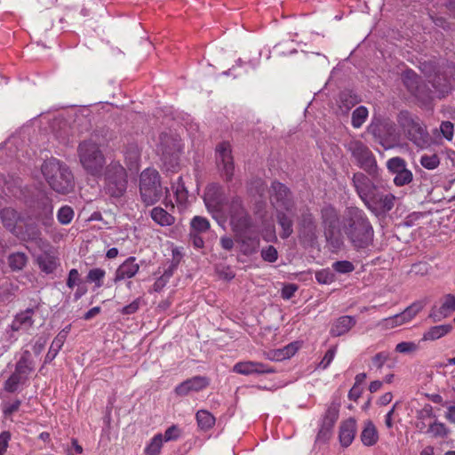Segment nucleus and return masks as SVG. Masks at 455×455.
Masks as SVG:
<instances>
[{"label": "nucleus", "instance_id": "412c9836", "mask_svg": "<svg viewBox=\"0 0 455 455\" xmlns=\"http://www.w3.org/2000/svg\"><path fill=\"white\" fill-rule=\"evenodd\" d=\"M440 307H434L431 309L429 317L434 322H439L443 318L450 316L455 311V296L446 294L441 299Z\"/></svg>", "mask_w": 455, "mask_h": 455}, {"label": "nucleus", "instance_id": "37998d69", "mask_svg": "<svg viewBox=\"0 0 455 455\" xmlns=\"http://www.w3.org/2000/svg\"><path fill=\"white\" fill-rule=\"evenodd\" d=\"M211 228L209 220L202 216H195L190 221V232L193 234H204Z\"/></svg>", "mask_w": 455, "mask_h": 455}, {"label": "nucleus", "instance_id": "e433bc0d", "mask_svg": "<svg viewBox=\"0 0 455 455\" xmlns=\"http://www.w3.org/2000/svg\"><path fill=\"white\" fill-rule=\"evenodd\" d=\"M452 330V326L451 324H441L435 325L429 328L426 332H424L422 340H435L445 335H447Z\"/></svg>", "mask_w": 455, "mask_h": 455}, {"label": "nucleus", "instance_id": "9d476101", "mask_svg": "<svg viewBox=\"0 0 455 455\" xmlns=\"http://www.w3.org/2000/svg\"><path fill=\"white\" fill-rule=\"evenodd\" d=\"M227 212L233 231L246 228L254 224L239 197L232 199L227 206Z\"/></svg>", "mask_w": 455, "mask_h": 455}, {"label": "nucleus", "instance_id": "f8f14e48", "mask_svg": "<svg viewBox=\"0 0 455 455\" xmlns=\"http://www.w3.org/2000/svg\"><path fill=\"white\" fill-rule=\"evenodd\" d=\"M353 186L364 205L371 206L377 187L372 180L363 172H356L352 178Z\"/></svg>", "mask_w": 455, "mask_h": 455}, {"label": "nucleus", "instance_id": "cd10ccee", "mask_svg": "<svg viewBox=\"0 0 455 455\" xmlns=\"http://www.w3.org/2000/svg\"><path fill=\"white\" fill-rule=\"evenodd\" d=\"M395 130L394 125L387 123L371 124L368 127V132L379 140L382 145H385L388 137H391L395 132Z\"/></svg>", "mask_w": 455, "mask_h": 455}, {"label": "nucleus", "instance_id": "7c9ffc66", "mask_svg": "<svg viewBox=\"0 0 455 455\" xmlns=\"http://www.w3.org/2000/svg\"><path fill=\"white\" fill-rule=\"evenodd\" d=\"M33 314L34 311L32 309H27L18 314L12 323V330L14 331H28L34 323L32 319Z\"/></svg>", "mask_w": 455, "mask_h": 455}, {"label": "nucleus", "instance_id": "ddd939ff", "mask_svg": "<svg viewBox=\"0 0 455 455\" xmlns=\"http://www.w3.org/2000/svg\"><path fill=\"white\" fill-rule=\"evenodd\" d=\"M387 168L395 175L394 183L396 186L402 187L412 181V172L406 167L404 159L399 156L392 157L387 160Z\"/></svg>", "mask_w": 455, "mask_h": 455}, {"label": "nucleus", "instance_id": "774afa93", "mask_svg": "<svg viewBox=\"0 0 455 455\" xmlns=\"http://www.w3.org/2000/svg\"><path fill=\"white\" fill-rule=\"evenodd\" d=\"M180 435V428L177 426L172 425L165 430L164 437L163 438L164 439L165 442H168L178 439Z\"/></svg>", "mask_w": 455, "mask_h": 455}, {"label": "nucleus", "instance_id": "338daca9", "mask_svg": "<svg viewBox=\"0 0 455 455\" xmlns=\"http://www.w3.org/2000/svg\"><path fill=\"white\" fill-rule=\"evenodd\" d=\"M81 283L80 274L77 269L72 268L68 273V277L67 280V285L68 288L72 289L75 285H78Z\"/></svg>", "mask_w": 455, "mask_h": 455}, {"label": "nucleus", "instance_id": "680f3d73", "mask_svg": "<svg viewBox=\"0 0 455 455\" xmlns=\"http://www.w3.org/2000/svg\"><path fill=\"white\" fill-rule=\"evenodd\" d=\"M440 132L447 140L451 141L453 139L454 124L450 121H443L440 124Z\"/></svg>", "mask_w": 455, "mask_h": 455}, {"label": "nucleus", "instance_id": "6e6d98bb", "mask_svg": "<svg viewBox=\"0 0 455 455\" xmlns=\"http://www.w3.org/2000/svg\"><path fill=\"white\" fill-rule=\"evenodd\" d=\"M332 268L339 274H347L354 271L355 267L353 263L348 260H340L333 262Z\"/></svg>", "mask_w": 455, "mask_h": 455}, {"label": "nucleus", "instance_id": "09e8293b", "mask_svg": "<svg viewBox=\"0 0 455 455\" xmlns=\"http://www.w3.org/2000/svg\"><path fill=\"white\" fill-rule=\"evenodd\" d=\"M164 438L162 434L156 435L150 443L146 447L145 452L147 455H158L162 445H163Z\"/></svg>", "mask_w": 455, "mask_h": 455}, {"label": "nucleus", "instance_id": "dca6fc26", "mask_svg": "<svg viewBox=\"0 0 455 455\" xmlns=\"http://www.w3.org/2000/svg\"><path fill=\"white\" fill-rule=\"evenodd\" d=\"M270 198L275 210L286 209L291 211L295 205L289 189L280 182H273L271 186Z\"/></svg>", "mask_w": 455, "mask_h": 455}, {"label": "nucleus", "instance_id": "c03bdc74", "mask_svg": "<svg viewBox=\"0 0 455 455\" xmlns=\"http://www.w3.org/2000/svg\"><path fill=\"white\" fill-rule=\"evenodd\" d=\"M172 189L174 190L177 203L186 205L188 199V191L185 187L182 177L178 178L177 181L172 185Z\"/></svg>", "mask_w": 455, "mask_h": 455}, {"label": "nucleus", "instance_id": "a18cd8bd", "mask_svg": "<svg viewBox=\"0 0 455 455\" xmlns=\"http://www.w3.org/2000/svg\"><path fill=\"white\" fill-rule=\"evenodd\" d=\"M25 226V231H22V227L18 229L20 232L19 235H16L17 236H20L23 239L30 240V241H36L40 239L41 236V231L36 225L28 224L27 223L26 220L24 219V222L22 223Z\"/></svg>", "mask_w": 455, "mask_h": 455}, {"label": "nucleus", "instance_id": "6ab92c4d", "mask_svg": "<svg viewBox=\"0 0 455 455\" xmlns=\"http://www.w3.org/2000/svg\"><path fill=\"white\" fill-rule=\"evenodd\" d=\"M34 215L36 220L45 228H50L53 224V205L48 197H43L37 201Z\"/></svg>", "mask_w": 455, "mask_h": 455}, {"label": "nucleus", "instance_id": "4468645a", "mask_svg": "<svg viewBox=\"0 0 455 455\" xmlns=\"http://www.w3.org/2000/svg\"><path fill=\"white\" fill-rule=\"evenodd\" d=\"M216 161L225 179L231 180L234 175V162L229 143L222 142L217 147Z\"/></svg>", "mask_w": 455, "mask_h": 455}, {"label": "nucleus", "instance_id": "e2e57ef3", "mask_svg": "<svg viewBox=\"0 0 455 455\" xmlns=\"http://www.w3.org/2000/svg\"><path fill=\"white\" fill-rule=\"evenodd\" d=\"M336 351H337L336 347H332L329 348L327 350V352L325 353L322 361L319 363L318 367L323 370H325L331 364V363L333 361L335 355H336Z\"/></svg>", "mask_w": 455, "mask_h": 455}, {"label": "nucleus", "instance_id": "20e7f679", "mask_svg": "<svg viewBox=\"0 0 455 455\" xmlns=\"http://www.w3.org/2000/svg\"><path fill=\"white\" fill-rule=\"evenodd\" d=\"M77 154L83 168L92 175H99L105 164V156L99 144L92 139L82 141Z\"/></svg>", "mask_w": 455, "mask_h": 455}, {"label": "nucleus", "instance_id": "3c124183", "mask_svg": "<svg viewBox=\"0 0 455 455\" xmlns=\"http://www.w3.org/2000/svg\"><path fill=\"white\" fill-rule=\"evenodd\" d=\"M419 162L424 168L427 170H434L440 164V158L436 154H424L421 156Z\"/></svg>", "mask_w": 455, "mask_h": 455}, {"label": "nucleus", "instance_id": "f257e3e1", "mask_svg": "<svg viewBox=\"0 0 455 455\" xmlns=\"http://www.w3.org/2000/svg\"><path fill=\"white\" fill-rule=\"evenodd\" d=\"M341 230L355 249H364L372 243L373 228L365 212L358 207L351 206L345 210Z\"/></svg>", "mask_w": 455, "mask_h": 455}, {"label": "nucleus", "instance_id": "4be33fe9", "mask_svg": "<svg viewBox=\"0 0 455 455\" xmlns=\"http://www.w3.org/2000/svg\"><path fill=\"white\" fill-rule=\"evenodd\" d=\"M3 225L15 235H19L18 229L24 222V217L12 208H4L0 212Z\"/></svg>", "mask_w": 455, "mask_h": 455}, {"label": "nucleus", "instance_id": "1a4fd4ad", "mask_svg": "<svg viewBox=\"0 0 455 455\" xmlns=\"http://www.w3.org/2000/svg\"><path fill=\"white\" fill-rule=\"evenodd\" d=\"M234 232L235 234V242L241 253L250 256L258 251L260 240L259 231L254 224Z\"/></svg>", "mask_w": 455, "mask_h": 455}, {"label": "nucleus", "instance_id": "79ce46f5", "mask_svg": "<svg viewBox=\"0 0 455 455\" xmlns=\"http://www.w3.org/2000/svg\"><path fill=\"white\" fill-rule=\"evenodd\" d=\"M28 379L24 376L18 374L15 371L4 383V388L9 393H14L18 390L20 385L27 382Z\"/></svg>", "mask_w": 455, "mask_h": 455}, {"label": "nucleus", "instance_id": "58836bf2", "mask_svg": "<svg viewBox=\"0 0 455 455\" xmlns=\"http://www.w3.org/2000/svg\"><path fill=\"white\" fill-rule=\"evenodd\" d=\"M427 80L432 84L433 87L441 94L447 93L449 91V84L447 78L440 73L435 72L434 75H427Z\"/></svg>", "mask_w": 455, "mask_h": 455}, {"label": "nucleus", "instance_id": "052dcab7", "mask_svg": "<svg viewBox=\"0 0 455 455\" xmlns=\"http://www.w3.org/2000/svg\"><path fill=\"white\" fill-rule=\"evenodd\" d=\"M261 257L265 261L273 263L276 261L278 253L274 246L268 245L261 250Z\"/></svg>", "mask_w": 455, "mask_h": 455}, {"label": "nucleus", "instance_id": "ea45409f", "mask_svg": "<svg viewBox=\"0 0 455 455\" xmlns=\"http://www.w3.org/2000/svg\"><path fill=\"white\" fill-rule=\"evenodd\" d=\"M37 263L41 270L46 274L52 273L58 266L57 259L49 253H43L38 256Z\"/></svg>", "mask_w": 455, "mask_h": 455}, {"label": "nucleus", "instance_id": "423d86ee", "mask_svg": "<svg viewBox=\"0 0 455 455\" xmlns=\"http://www.w3.org/2000/svg\"><path fill=\"white\" fill-rule=\"evenodd\" d=\"M140 194L142 202L147 205L157 203L164 194L160 175L155 169L144 170L140 177Z\"/></svg>", "mask_w": 455, "mask_h": 455}, {"label": "nucleus", "instance_id": "0eeeda50", "mask_svg": "<svg viewBox=\"0 0 455 455\" xmlns=\"http://www.w3.org/2000/svg\"><path fill=\"white\" fill-rule=\"evenodd\" d=\"M160 150L162 160L167 171L176 172L180 164V154L181 151L180 140L166 133L160 136Z\"/></svg>", "mask_w": 455, "mask_h": 455}, {"label": "nucleus", "instance_id": "5701e85b", "mask_svg": "<svg viewBox=\"0 0 455 455\" xmlns=\"http://www.w3.org/2000/svg\"><path fill=\"white\" fill-rule=\"evenodd\" d=\"M295 214V205H292L291 211H286V209L276 210L277 222L283 229L281 234L282 238H287L292 234L293 218Z\"/></svg>", "mask_w": 455, "mask_h": 455}, {"label": "nucleus", "instance_id": "6e6552de", "mask_svg": "<svg viewBox=\"0 0 455 455\" xmlns=\"http://www.w3.org/2000/svg\"><path fill=\"white\" fill-rule=\"evenodd\" d=\"M347 148L361 169L372 177L377 176L378 166L375 156L366 145L360 140H351Z\"/></svg>", "mask_w": 455, "mask_h": 455}, {"label": "nucleus", "instance_id": "f03ea898", "mask_svg": "<svg viewBox=\"0 0 455 455\" xmlns=\"http://www.w3.org/2000/svg\"><path fill=\"white\" fill-rule=\"evenodd\" d=\"M42 173L49 186L57 193L68 194L75 186L74 176L65 164L52 158L42 165Z\"/></svg>", "mask_w": 455, "mask_h": 455}, {"label": "nucleus", "instance_id": "f3484780", "mask_svg": "<svg viewBox=\"0 0 455 455\" xmlns=\"http://www.w3.org/2000/svg\"><path fill=\"white\" fill-rule=\"evenodd\" d=\"M210 385L209 378L205 376H194L180 383L174 388L177 396L184 397L192 393H198Z\"/></svg>", "mask_w": 455, "mask_h": 455}, {"label": "nucleus", "instance_id": "13d9d810", "mask_svg": "<svg viewBox=\"0 0 455 455\" xmlns=\"http://www.w3.org/2000/svg\"><path fill=\"white\" fill-rule=\"evenodd\" d=\"M172 275V270L165 271L159 278L156 280L153 284V290L156 292H160L165 287Z\"/></svg>", "mask_w": 455, "mask_h": 455}, {"label": "nucleus", "instance_id": "b1692460", "mask_svg": "<svg viewBox=\"0 0 455 455\" xmlns=\"http://www.w3.org/2000/svg\"><path fill=\"white\" fill-rule=\"evenodd\" d=\"M140 265L136 263L135 257H129L116 270L114 282L118 283L124 279L133 277L139 271Z\"/></svg>", "mask_w": 455, "mask_h": 455}, {"label": "nucleus", "instance_id": "4c0bfd02", "mask_svg": "<svg viewBox=\"0 0 455 455\" xmlns=\"http://www.w3.org/2000/svg\"><path fill=\"white\" fill-rule=\"evenodd\" d=\"M198 427L203 431H208L215 425V417L206 410H199L196 414Z\"/></svg>", "mask_w": 455, "mask_h": 455}, {"label": "nucleus", "instance_id": "5fc2aeb1", "mask_svg": "<svg viewBox=\"0 0 455 455\" xmlns=\"http://www.w3.org/2000/svg\"><path fill=\"white\" fill-rule=\"evenodd\" d=\"M298 350V346L295 343H291L284 347L283 349H279L275 352V356L277 360H283L290 358L295 355Z\"/></svg>", "mask_w": 455, "mask_h": 455}, {"label": "nucleus", "instance_id": "c756f323", "mask_svg": "<svg viewBox=\"0 0 455 455\" xmlns=\"http://www.w3.org/2000/svg\"><path fill=\"white\" fill-rule=\"evenodd\" d=\"M69 331H70V325H68L64 329H62L58 333V335L54 338L53 341L51 344L49 351L45 355V359H44L45 363L52 362L56 357L59 351L61 349L62 346L64 345Z\"/></svg>", "mask_w": 455, "mask_h": 455}, {"label": "nucleus", "instance_id": "bf43d9fd", "mask_svg": "<svg viewBox=\"0 0 455 455\" xmlns=\"http://www.w3.org/2000/svg\"><path fill=\"white\" fill-rule=\"evenodd\" d=\"M418 350V345L411 341H403L396 345L395 352L400 354H411Z\"/></svg>", "mask_w": 455, "mask_h": 455}, {"label": "nucleus", "instance_id": "864d4df0", "mask_svg": "<svg viewBox=\"0 0 455 455\" xmlns=\"http://www.w3.org/2000/svg\"><path fill=\"white\" fill-rule=\"evenodd\" d=\"M106 271L102 268H92L88 272L87 280L94 283L97 288L103 284V278L105 277Z\"/></svg>", "mask_w": 455, "mask_h": 455}, {"label": "nucleus", "instance_id": "603ef678", "mask_svg": "<svg viewBox=\"0 0 455 455\" xmlns=\"http://www.w3.org/2000/svg\"><path fill=\"white\" fill-rule=\"evenodd\" d=\"M74 218V211L70 206H62L57 212L58 221L62 225L69 224Z\"/></svg>", "mask_w": 455, "mask_h": 455}, {"label": "nucleus", "instance_id": "39448f33", "mask_svg": "<svg viewBox=\"0 0 455 455\" xmlns=\"http://www.w3.org/2000/svg\"><path fill=\"white\" fill-rule=\"evenodd\" d=\"M127 189V173L119 162L113 161L104 174V192L110 197L120 198Z\"/></svg>", "mask_w": 455, "mask_h": 455}, {"label": "nucleus", "instance_id": "c9c22d12", "mask_svg": "<svg viewBox=\"0 0 455 455\" xmlns=\"http://www.w3.org/2000/svg\"><path fill=\"white\" fill-rule=\"evenodd\" d=\"M150 216L152 220L162 227L172 226L175 222V218L162 207H154L151 210Z\"/></svg>", "mask_w": 455, "mask_h": 455}, {"label": "nucleus", "instance_id": "0e129e2a", "mask_svg": "<svg viewBox=\"0 0 455 455\" xmlns=\"http://www.w3.org/2000/svg\"><path fill=\"white\" fill-rule=\"evenodd\" d=\"M141 303H142V299L140 298H137L132 303L124 307L121 310V313L123 315H132L139 310V308L141 306Z\"/></svg>", "mask_w": 455, "mask_h": 455}, {"label": "nucleus", "instance_id": "a211bd4d", "mask_svg": "<svg viewBox=\"0 0 455 455\" xmlns=\"http://www.w3.org/2000/svg\"><path fill=\"white\" fill-rule=\"evenodd\" d=\"M233 372L241 375H261L275 372V370L268 365L256 361H243L236 363L232 369Z\"/></svg>", "mask_w": 455, "mask_h": 455}, {"label": "nucleus", "instance_id": "49530a36", "mask_svg": "<svg viewBox=\"0 0 455 455\" xmlns=\"http://www.w3.org/2000/svg\"><path fill=\"white\" fill-rule=\"evenodd\" d=\"M28 262V257L23 252L12 253L8 258V263L12 270H21Z\"/></svg>", "mask_w": 455, "mask_h": 455}, {"label": "nucleus", "instance_id": "f704fd0d", "mask_svg": "<svg viewBox=\"0 0 455 455\" xmlns=\"http://www.w3.org/2000/svg\"><path fill=\"white\" fill-rule=\"evenodd\" d=\"M18 374L28 379L29 374L34 371V363L29 351H24L15 365L14 370Z\"/></svg>", "mask_w": 455, "mask_h": 455}, {"label": "nucleus", "instance_id": "c85d7f7f", "mask_svg": "<svg viewBox=\"0 0 455 455\" xmlns=\"http://www.w3.org/2000/svg\"><path fill=\"white\" fill-rule=\"evenodd\" d=\"M339 405L331 403L326 410L323 419L322 427L318 433L317 439L321 435H326L335 425L339 419Z\"/></svg>", "mask_w": 455, "mask_h": 455}, {"label": "nucleus", "instance_id": "69168bd1", "mask_svg": "<svg viewBox=\"0 0 455 455\" xmlns=\"http://www.w3.org/2000/svg\"><path fill=\"white\" fill-rule=\"evenodd\" d=\"M21 402L20 400H15L12 403H4L3 406V413L4 417L9 418L12 413L19 411Z\"/></svg>", "mask_w": 455, "mask_h": 455}, {"label": "nucleus", "instance_id": "7ed1b4c3", "mask_svg": "<svg viewBox=\"0 0 455 455\" xmlns=\"http://www.w3.org/2000/svg\"><path fill=\"white\" fill-rule=\"evenodd\" d=\"M397 120L405 137L416 147L425 148L429 146V133L419 117H414L409 112L403 111L399 114Z\"/></svg>", "mask_w": 455, "mask_h": 455}, {"label": "nucleus", "instance_id": "a878e982", "mask_svg": "<svg viewBox=\"0 0 455 455\" xmlns=\"http://www.w3.org/2000/svg\"><path fill=\"white\" fill-rule=\"evenodd\" d=\"M357 430L356 420L349 418L343 421L339 427V442L343 447H348L355 439Z\"/></svg>", "mask_w": 455, "mask_h": 455}, {"label": "nucleus", "instance_id": "2f4dec72", "mask_svg": "<svg viewBox=\"0 0 455 455\" xmlns=\"http://www.w3.org/2000/svg\"><path fill=\"white\" fill-rule=\"evenodd\" d=\"M424 306L423 301H417L406 307L403 312L395 315L394 317L397 326L410 322L423 309Z\"/></svg>", "mask_w": 455, "mask_h": 455}, {"label": "nucleus", "instance_id": "72a5a7b5", "mask_svg": "<svg viewBox=\"0 0 455 455\" xmlns=\"http://www.w3.org/2000/svg\"><path fill=\"white\" fill-rule=\"evenodd\" d=\"M403 82L411 94L416 97H421L419 77L413 70L408 69L403 72Z\"/></svg>", "mask_w": 455, "mask_h": 455}, {"label": "nucleus", "instance_id": "de8ad7c7", "mask_svg": "<svg viewBox=\"0 0 455 455\" xmlns=\"http://www.w3.org/2000/svg\"><path fill=\"white\" fill-rule=\"evenodd\" d=\"M368 117V109L360 106L352 113V125L355 128H360Z\"/></svg>", "mask_w": 455, "mask_h": 455}, {"label": "nucleus", "instance_id": "9b49d317", "mask_svg": "<svg viewBox=\"0 0 455 455\" xmlns=\"http://www.w3.org/2000/svg\"><path fill=\"white\" fill-rule=\"evenodd\" d=\"M299 241L307 246H313L317 240L318 229L313 215L309 212L301 214L298 228Z\"/></svg>", "mask_w": 455, "mask_h": 455}, {"label": "nucleus", "instance_id": "2eb2a0df", "mask_svg": "<svg viewBox=\"0 0 455 455\" xmlns=\"http://www.w3.org/2000/svg\"><path fill=\"white\" fill-rule=\"evenodd\" d=\"M322 223L325 228V235L328 241L335 248H339L341 241L339 239L332 240L333 230L337 227L339 221V214L337 210L331 205H325L321 210Z\"/></svg>", "mask_w": 455, "mask_h": 455}, {"label": "nucleus", "instance_id": "bb28decb", "mask_svg": "<svg viewBox=\"0 0 455 455\" xmlns=\"http://www.w3.org/2000/svg\"><path fill=\"white\" fill-rule=\"evenodd\" d=\"M356 323V319L351 315H342L336 319L330 330L333 337H339L348 332Z\"/></svg>", "mask_w": 455, "mask_h": 455}, {"label": "nucleus", "instance_id": "393cba45", "mask_svg": "<svg viewBox=\"0 0 455 455\" xmlns=\"http://www.w3.org/2000/svg\"><path fill=\"white\" fill-rule=\"evenodd\" d=\"M395 200V196L391 193L380 194L376 192L374 198H372L371 205L367 206V208L374 213H377L379 211L388 212L394 207Z\"/></svg>", "mask_w": 455, "mask_h": 455}, {"label": "nucleus", "instance_id": "4d7b16f0", "mask_svg": "<svg viewBox=\"0 0 455 455\" xmlns=\"http://www.w3.org/2000/svg\"><path fill=\"white\" fill-rule=\"evenodd\" d=\"M315 279L319 283L329 284L335 280V275L330 269H322L315 273Z\"/></svg>", "mask_w": 455, "mask_h": 455}, {"label": "nucleus", "instance_id": "aec40b11", "mask_svg": "<svg viewBox=\"0 0 455 455\" xmlns=\"http://www.w3.org/2000/svg\"><path fill=\"white\" fill-rule=\"evenodd\" d=\"M204 200L209 212H218L222 211L223 197L221 188L217 184L207 186Z\"/></svg>", "mask_w": 455, "mask_h": 455}, {"label": "nucleus", "instance_id": "8fccbe9b", "mask_svg": "<svg viewBox=\"0 0 455 455\" xmlns=\"http://www.w3.org/2000/svg\"><path fill=\"white\" fill-rule=\"evenodd\" d=\"M427 433L434 437H445L449 434V430L445 424L435 420L432 424L429 425Z\"/></svg>", "mask_w": 455, "mask_h": 455}, {"label": "nucleus", "instance_id": "473e14b6", "mask_svg": "<svg viewBox=\"0 0 455 455\" xmlns=\"http://www.w3.org/2000/svg\"><path fill=\"white\" fill-rule=\"evenodd\" d=\"M361 441L364 446H373L379 441L378 430L371 420H366L363 423V428L360 435Z\"/></svg>", "mask_w": 455, "mask_h": 455}, {"label": "nucleus", "instance_id": "a19ab883", "mask_svg": "<svg viewBox=\"0 0 455 455\" xmlns=\"http://www.w3.org/2000/svg\"><path fill=\"white\" fill-rule=\"evenodd\" d=\"M140 153L137 145H129L124 151V159L129 169H136L140 160Z\"/></svg>", "mask_w": 455, "mask_h": 455}]
</instances>
